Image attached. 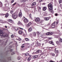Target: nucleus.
I'll return each mask as SVG.
<instances>
[{
	"instance_id": "21",
	"label": "nucleus",
	"mask_w": 62,
	"mask_h": 62,
	"mask_svg": "<svg viewBox=\"0 0 62 62\" xmlns=\"http://www.w3.org/2000/svg\"><path fill=\"white\" fill-rule=\"evenodd\" d=\"M56 49H57V48H56L55 50V52H56V54H57L58 53L59 51H58V50H56Z\"/></svg>"
},
{
	"instance_id": "44",
	"label": "nucleus",
	"mask_w": 62,
	"mask_h": 62,
	"mask_svg": "<svg viewBox=\"0 0 62 62\" xmlns=\"http://www.w3.org/2000/svg\"><path fill=\"white\" fill-rule=\"evenodd\" d=\"M15 54V53H14V52H13L12 53H11V55H13V54Z\"/></svg>"
},
{
	"instance_id": "39",
	"label": "nucleus",
	"mask_w": 62,
	"mask_h": 62,
	"mask_svg": "<svg viewBox=\"0 0 62 62\" xmlns=\"http://www.w3.org/2000/svg\"><path fill=\"white\" fill-rule=\"evenodd\" d=\"M0 22L1 23H3V21L2 20H0Z\"/></svg>"
},
{
	"instance_id": "29",
	"label": "nucleus",
	"mask_w": 62,
	"mask_h": 62,
	"mask_svg": "<svg viewBox=\"0 0 62 62\" xmlns=\"http://www.w3.org/2000/svg\"><path fill=\"white\" fill-rule=\"evenodd\" d=\"M21 58L20 57H18L17 58V59L18 60H20L21 59Z\"/></svg>"
},
{
	"instance_id": "33",
	"label": "nucleus",
	"mask_w": 62,
	"mask_h": 62,
	"mask_svg": "<svg viewBox=\"0 0 62 62\" xmlns=\"http://www.w3.org/2000/svg\"><path fill=\"white\" fill-rule=\"evenodd\" d=\"M28 55H29V54L28 53H26L25 54V55H26V56H28Z\"/></svg>"
},
{
	"instance_id": "12",
	"label": "nucleus",
	"mask_w": 62,
	"mask_h": 62,
	"mask_svg": "<svg viewBox=\"0 0 62 62\" xmlns=\"http://www.w3.org/2000/svg\"><path fill=\"white\" fill-rule=\"evenodd\" d=\"M36 5V3L35 2H33L32 4V6H35Z\"/></svg>"
},
{
	"instance_id": "35",
	"label": "nucleus",
	"mask_w": 62,
	"mask_h": 62,
	"mask_svg": "<svg viewBox=\"0 0 62 62\" xmlns=\"http://www.w3.org/2000/svg\"><path fill=\"white\" fill-rule=\"evenodd\" d=\"M59 4H60V3L62 2V0H59Z\"/></svg>"
},
{
	"instance_id": "17",
	"label": "nucleus",
	"mask_w": 62,
	"mask_h": 62,
	"mask_svg": "<svg viewBox=\"0 0 62 62\" xmlns=\"http://www.w3.org/2000/svg\"><path fill=\"white\" fill-rule=\"evenodd\" d=\"M16 40H18L19 41H22V39L20 38H18V39H16Z\"/></svg>"
},
{
	"instance_id": "8",
	"label": "nucleus",
	"mask_w": 62,
	"mask_h": 62,
	"mask_svg": "<svg viewBox=\"0 0 62 62\" xmlns=\"http://www.w3.org/2000/svg\"><path fill=\"white\" fill-rule=\"evenodd\" d=\"M36 22H39L40 21V18H37L35 19Z\"/></svg>"
},
{
	"instance_id": "6",
	"label": "nucleus",
	"mask_w": 62,
	"mask_h": 62,
	"mask_svg": "<svg viewBox=\"0 0 62 62\" xmlns=\"http://www.w3.org/2000/svg\"><path fill=\"white\" fill-rule=\"evenodd\" d=\"M24 22H28V20L27 19H26L24 17Z\"/></svg>"
},
{
	"instance_id": "25",
	"label": "nucleus",
	"mask_w": 62,
	"mask_h": 62,
	"mask_svg": "<svg viewBox=\"0 0 62 62\" xmlns=\"http://www.w3.org/2000/svg\"><path fill=\"white\" fill-rule=\"evenodd\" d=\"M25 39L26 41H29V39L27 38H25Z\"/></svg>"
},
{
	"instance_id": "40",
	"label": "nucleus",
	"mask_w": 62,
	"mask_h": 62,
	"mask_svg": "<svg viewBox=\"0 0 62 62\" xmlns=\"http://www.w3.org/2000/svg\"><path fill=\"white\" fill-rule=\"evenodd\" d=\"M50 23H48L47 25H46V26H50Z\"/></svg>"
},
{
	"instance_id": "50",
	"label": "nucleus",
	"mask_w": 62,
	"mask_h": 62,
	"mask_svg": "<svg viewBox=\"0 0 62 62\" xmlns=\"http://www.w3.org/2000/svg\"><path fill=\"white\" fill-rule=\"evenodd\" d=\"M14 0H12L11 1V3H13L14 2Z\"/></svg>"
},
{
	"instance_id": "22",
	"label": "nucleus",
	"mask_w": 62,
	"mask_h": 62,
	"mask_svg": "<svg viewBox=\"0 0 62 62\" xmlns=\"http://www.w3.org/2000/svg\"><path fill=\"white\" fill-rule=\"evenodd\" d=\"M44 19L45 21H48V20H49V19L47 17H46Z\"/></svg>"
},
{
	"instance_id": "53",
	"label": "nucleus",
	"mask_w": 62,
	"mask_h": 62,
	"mask_svg": "<svg viewBox=\"0 0 62 62\" xmlns=\"http://www.w3.org/2000/svg\"><path fill=\"white\" fill-rule=\"evenodd\" d=\"M13 50L12 49H10V52H12Z\"/></svg>"
},
{
	"instance_id": "54",
	"label": "nucleus",
	"mask_w": 62,
	"mask_h": 62,
	"mask_svg": "<svg viewBox=\"0 0 62 62\" xmlns=\"http://www.w3.org/2000/svg\"><path fill=\"white\" fill-rule=\"evenodd\" d=\"M37 34H38V35H39L40 34L39 32H37Z\"/></svg>"
},
{
	"instance_id": "30",
	"label": "nucleus",
	"mask_w": 62,
	"mask_h": 62,
	"mask_svg": "<svg viewBox=\"0 0 62 62\" xmlns=\"http://www.w3.org/2000/svg\"><path fill=\"white\" fill-rule=\"evenodd\" d=\"M39 51H40V50H37L36 52V53H39Z\"/></svg>"
},
{
	"instance_id": "45",
	"label": "nucleus",
	"mask_w": 62,
	"mask_h": 62,
	"mask_svg": "<svg viewBox=\"0 0 62 62\" xmlns=\"http://www.w3.org/2000/svg\"><path fill=\"white\" fill-rule=\"evenodd\" d=\"M11 38H14V35H11Z\"/></svg>"
},
{
	"instance_id": "51",
	"label": "nucleus",
	"mask_w": 62,
	"mask_h": 62,
	"mask_svg": "<svg viewBox=\"0 0 62 62\" xmlns=\"http://www.w3.org/2000/svg\"><path fill=\"white\" fill-rule=\"evenodd\" d=\"M55 15L56 16H57V15H57V14H55Z\"/></svg>"
},
{
	"instance_id": "31",
	"label": "nucleus",
	"mask_w": 62,
	"mask_h": 62,
	"mask_svg": "<svg viewBox=\"0 0 62 62\" xmlns=\"http://www.w3.org/2000/svg\"><path fill=\"white\" fill-rule=\"evenodd\" d=\"M30 57H28V58L27 60L28 61H29L30 60Z\"/></svg>"
},
{
	"instance_id": "26",
	"label": "nucleus",
	"mask_w": 62,
	"mask_h": 62,
	"mask_svg": "<svg viewBox=\"0 0 62 62\" xmlns=\"http://www.w3.org/2000/svg\"><path fill=\"white\" fill-rule=\"evenodd\" d=\"M24 9H25V11L26 12H28V11H29V10L28 9H27L25 8H24Z\"/></svg>"
},
{
	"instance_id": "28",
	"label": "nucleus",
	"mask_w": 62,
	"mask_h": 62,
	"mask_svg": "<svg viewBox=\"0 0 62 62\" xmlns=\"http://www.w3.org/2000/svg\"><path fill=\"white\" fill-rule=\"evenodd\" d=\"M8 13H7L5 15V17H8Z\"/></svg>"
},
{
	"instance_id": "2",
	"label": "nucleus",
	"mask_w": 62,
	"mask_h": 62,
	"mask_svg": "<svg viewBox=\"0 0 62 62\" xmlns=\"http://www.w3.org/2000/svg\"><path fill=\"white\" fill-rule=\"evenodd\" d=\"M12 17H13L14 19H16L17 17H18V15H17V14L14 13L12 14Z\"/></svg>"
},
{
	"instance_id": "37",
	"label": "nucleus",
	"mask_w": 62,
	"mask_h": 62,
	"mask_svg": "<svg viewBox=\"0 0 62 62\" xmlns=\"http://www.w3.org/2000/svg\"><path fill=\"white\" fill-rule=\"evenodd\" d=\"M52 55V56H54V55H55V54H54L52 53L51 54Z\"/></svg>"
},
{
	"instance_id": "10",
	"label": "nucleus",
	"mask_w": 62,
	"mask_h": 62,
	"mask_svg": "<svg viewBox=\"0 0 62 62\" xmlns=\"http://www.w3.org/2000/svg\"><path fill=\"white\" fill-rule=\"evenodd\" d=\"M56 43L58 45H61V43L60 41H57Z\"/></svg>"
},
{
	"instance_id": "43",
	"label": "nucleus",
	"mask_w": 62,
	"mask_h": 62,
	"mask_svg": "<svg viewBox=\"0 0 62 62\" xmlns=\"http://www.w3.org/2000/svg\"><path fill=\"white\" fill-rule=\"evenodd\" d=\"M24 4H22V6H23V7H25V6H24Z\"/></svg>"
},
{
	"instance_id": "60",
	"label": "nucleus",
	"mask_w": 62,
	"mask_h": 62,
	"mask_svg": "<svg viewBox=\"0 0 62 62\" xmlns=\"http://www.w3.org/2000/svg\"><path fill=\"white\" fill-rule=\"evenodd\" d=\"M5 2H8V1H7V0H5Z\"/></svg>"
},
{
	"instance_id": "32",
	"label": "nucleus",
	"mask_w": 62,
	"mask_h": 62,
	"mask_svg": "<svg viewBox=\"0 0 62 62\" xmlns=\"http://www.w3.org/2000/svg\"><path fill=\"white\" fill-rule=\"evenodd\" d=\"M4 32L3 31H2L1 30H0V33H4Z\"/></svg>"
},
{
	"instance_id": "42",
	"label": "nucleus",
	"mask_w": 62,
	"mask_h": 62,
	"mask_svg": "<svg viewBox=\"0 0 62 62\" xmlns=\"http://www.w3.org/2000/svg\"><path fill=\"white\" fill-rule=\"evenodd\" d=\"M13 13V11H10V13L11 14H12Z\"/></svg>"
},
{
	"instance_id": "27",
	"label": "nucleus",
	"mask_w": 62,
	"mask_h": 62,
	"mask_svg": "<svg viewBox=\"0 0 62 62\" xmlns=\"http://www.w3.org/2000/svg\"><path fill=\"white\" fill-rule=\"evenodd\" d=\"M36 34H37V33H36V32H33V35L34 36H36Z\"/></svg>"
},
{
	"instance_id": "20",
	"label": "nucleus",
	"mask_w": 62,
	"mask_h": 62,
	"mask_svg": "<svg viewBox=\"0 0 62 62\" xmlns=\"http://www.w3.org/2000/svg\"><path fill=\"white\" fill-rule=\"evenodd\" d=\"M26 1V0H22L21 1V2H22V3H24Z\"/></svg>"
},
{
	"instance_id": "5",
	"label": "nucleus",
	"mask_w": 62,
	"mask_h": 62,
	"mask_svg": "<svg viewBox=\"0 0 62 62\" xmlns=\"http://www.w3.org/2000/svg\"><path fill=\"white\" fill-rule=\"evenodd\" d=\"M55 22H54L51 25V26L52 27V28H54V27H55Z\"/></svg>"
},
{
	"instance_id": "62",
	"label": "nucleus",
	"mask_w": 62,
	"mask_h": 62,
	"mask_svg": "<svg viewBox=\"0 0 62 62\" xmlns=\"http://www.w3.org/2000/svg\"><path fill=\"white\" fill-rule=\"evenodd\" d=\"M48 39H51V38L49 37V38H48Z\"/></svg>"
},
{
	"instance_id": "64",
	"label": "nucleus",
	"mask_w": 62,
	"mask_h": 62,
	"mask_svg": "<svg viewBox=\"0 0 62 62\" xmlns=\"http://www.w3.org/2000/svg\"><path fill=\"white\" fill-rule=\"evenodd\" d=\"M15 45H17V43L16 42L15 43Z\"/></svg>"
},
{
	"instance_id": "24",
	"label": "nucleus",
	"mask_w": 62,
	"mask_h": 62,
	"mask_svg": "<svg viewBox=\"0 0 62 62\" xmlns=\"http://www.w3.org/2000/svg\"><path fill=\"white\" fill-rule=\"evenodd\" d=\"M8 22H9V23H12V20L11 19H9L8 20Z\"/></svg>"
},
{
	"instance_id": "61",
	"label": "nucleus",
	"mask_w": 62,
	"mask_h": 62,
	"mask_svg": "<svg viewBox=\"0 0 62 62\" xmlns=\"http://www.w3.org/2000/svg\"><path fill=\"white\" fill-rule=\"evenodd\" d=\"M8 60H10L11 59H10V58H9L8 59Z\"/></svg>"
},
{
	"instance_id": "47",
	"label": "nucleus",
	"mask_w": 62,
	"mask_h": 62,
	"mask_svg": "<svg viewBox=\"0 0 62 62\" xmlns=\"http://www.w3.org/2000/svg\"><path fill=\"white\" fill-rule=\"evenodd\" d=\"M26 60H27V58H24V61H25Z\"/></svg>"
},
{
	"instance_id": "56",
	"label": "nucleus",
	"mask_w": 62,
	"mask_h": 62,
	"mask_svg": "<svg viewBox=\"0 0 62 62\" xmlns=\"http://www.w3.org/2000/svg\"><path fill=\"white\" fill-rule=\"evenodd\" d=\"M20 29H21L22 30H23V29L22 28H19Z\"/></svg>"
},
{
	"instance_id": "48",
	"label": "nucleus",
	"mask_w": 62,
	"mask_h": 62,
	"mask_svg": "<svg viewBox=\"0 0 62 62\" xmlns=\"http://www.w3.org/2000/svg\"><path fill=\"white\" fill-rule=\"evenodd\" d=\"M60 7H61V8H62V4H61L60 5Z\"/></svg>"
},
{
	"instance_id": "13",
	"label": "nucleus",
	"mask_w": 62,
	"mask_h": 62,
	"mask_svg": "<svg viewBox=\"0 0 62 62\" xmlns=\"http://www.w3.org/2000/svg\"><path fill=\"white\" fill-rule=\"evenodd\" d=\"M46 7H44L43 8V10L44 11H45L46 10Z\"/></svg>"
},
{
	"instance_id": "15",
	"label": "nucleus",
	"mask_w": 62,
	"mask_h": 62,
	"mask_svg": "<svg viewBox=\"0 0 62 62\" xmlns=\"http://www.w3.org/2000/svg\"><path fill=\"white\" fill-rule=\"evenodd\" d=\"M47 15V12H44V16H46V15Z\"/></svg>"
},
{
	"instance_id": "59",
	"label": "nucleus",
	"mask_w": 62,
	"mask_h": 62,
	"mask_svg": "<svg viewBox=\"0 0 62 62\" xmlns=\"http://www.w3.org/2000/svg\"><path fill=\"white\" fill-rule=\"evenodd\" d=\"M24 47V46H21V47L22 48H23V47Z\"/></svg>"
},
{
	"instance_id": "19",
	"label": "nucleus",
	"mask_w": 62,
	"mask_h": 62,
	"mask_svg": "<svg viewBox=\"0 0 62 62\" xmlns=\"http://www.w3.org/2000/svg\"><path fill=\"white\" fill-rule=\"evenodd\" d=\"M32 31V28L31 27L30 28L29 30V32H31V31Z\"/></svg>"
},
{
	"instance_id": "52",
	"label": "nucleus",
	"mask_w": 62,
	"mask_h": 62,
	"mask_svg": "<svg viewBox=\"0 0 62 62\" xmlns=\"http://www.w3.org/2000/svg\"><path fill=\"white\" fill-rule=\"evenodd\" d=\"M29 16H30V18H31V14H30Z\"/></svg>"
},
{
	"instance_id": "58",
	"label": "nucleus",
	"mask_w": 62,
	"mask_h": 62,
	"mask_svg": "<svg viewBox=\"0 0 62 62\" xmlns=\"http://www.w3.org/2000/svg\"><path fill=\"white\" fill-rule=\"evenodd\" d=\"M13 42H10V43H9V44H11V43H13Z\"/></svg>"
},
{
	"instance_id": "49",
	"label": "nucleus",
	"mask_w": 62,
	"mask_h": 62,
	"mask_svg": "<svg viewBox=\"0 0 62 62\" xmlns=\"http://www.w3.org/2000/svg\"><path fill=\"white\" fill-rule=\"evenodd\" d=\"M42 1H43V0H39V2H42Z\"/></svg>"
},
{
	"instance_id": "57",
	"label": "nucleus",
	"mask_w": 62,
	"mask_h": 62,
	"mask_svg": "<svg viewBox=\"0 0 62 62\" xmlns=\"http://www.w3.org/2000/svg\"><path fill=\"white\" fill-rule=\"evenodd\" d=\"M50 62H54L52 60H50Z\"/></svg>"
},
{
	"instance_id": "36",
	"label": "nucleus",
	"mask_w": 62,
	"mask_h": 62,
	"mask_svg": "<svg viewBox=\"0 0 62 62\" xmlns=\"http://www.w3.org/2000/svg\"><path fill=\"white\" fill-rule=\"evenodd\" d=\"M59 41L61 42H62V39H59Z\"/></svg>"
},
{
	"instance_id": "3",
	"label": "nucleus",
	"mask_w": 62,
	"mask_h": 62,
	"mask_svg": "<svg viewBox=\"0 0 62 62\" xmlns=\"http://www.w3.org/2000/svg\"><path fill=\"white\" fill-rule=\"evenodd\" d=\"M53 34V33L52 32H48L46 33V35H47V36H48L49 35H52Z\"/></svg>"
},
{
	"instance_id": "46",
	"label": "nucleus",
	"mask_w": 62,
	"mask_h": 62,
	"mask_svg": "<svg viewBox=\"0 0 62 62\" xmlns=\"http://www.w3.org/2000/svg\"><path fill=\"white\" fill-rule=\"evenodd\" d=\"M2 30H4V31H6V29L3 28H2Z\"/></svg>"
},
{
	"instance_id": "1",
	"label": "nucleus",
	"mask_w": 62,
	"mask_h": 62,
	"mask_svg": "<svg viewBox=\"0 0 62 62\" xmlns=\"http://www.w3.org/2000/svg\"><path fill=\"white\" fill-rule=\"evenodd\" d=\"M48 7L49 9V12H54V11L52 10L53 9V6L51 4H49L48 5Z\"/></svg>"
},
{
	"instance_id": "18",
	"label": "nucleus",
	"mask_w": 62,
	"mask_h": 62,
	"mask_svg": "<svg viewBox=\"0 0 62 62\" xmlns=\"http://www.w3.org/2000/svg\"><path fill=\"white\" fill-rule=\"evenodd\" d=\"M33 58H37L38 57V56L37 55H36L35 56H33Z\"/></svg>"
},
{
	"instance_id": "11",
	"label": "nucleus",
	"mask_w": 62,
	"mask_h": 62,
	"mask_svg": "<svg viewBox=\"0 0 62 62\" xmlns=\"http://www.w3.org/2000/svg\"><path fill=\"white\" fill-rule=\"evenodd\" d=\"M17 24L18 25H20L21 26H22L23 25V24L22 23H21V22L20 21H19L17 23Z\"/></svg>"
},
{
	"instance_id": "7",
	"label": "nucleus",
	"mask_w": 62,
	"mask_h": 62,
	"mask_svg": "<svg viewBox=\"0 0 62 62\" xmlns=\"http://www.w3.org/2000/svg\"><path fill=\"white\" fill-rule=\"evenodd\" d=\"M21 12L19 13L18 14V16L19 17H21L22 16V12H21V10H20Z\"/></svg>"
},
{
	"instance_id": "16",
	"label": "nucleus",
	"mask_w": 62,
	"mask_h": 62,
	"mask_svg": "<svg viewBox=\"0 0 62 62\" xmlns=\"http://www.w3.org/2000/svg\"><path fill=\"white\" fill-rule=\"evenodd\" d=\"M31 24V22H30L27 25V27H28Z\"/></svg>"
},
{
	"instance_id": "63",
	"label": "nucleus",
	"mask_w": 62,
	"mask_h": 62,
	"mask_svg": "<svg viewBox=\"0 0 62 62\" xmlns=\"http://www.w3.org/2000/svg\"><path fill=\"white\" fill-rule=\"evenodd\" d=\"M2 42V40H0V43H1Z\"/></svg>"
},
{
	"instance_id": "38",
	"label": "nucleus",
	"mask_w": 62,
	"mask_h": 62,
	"mask_svg": "<svg viewBox=\"0 0 62 62\" xmlns=\"http://www.w3.org/2000/svg\"><path fill=\"white\" fill-rule=\"evenodd\" d=\"M59 22V21L58 20H57L56 23V25H57V24H58V22Z\"/></svg>"
},
{
	"instance_id": "4",
	"label": "nucleus",
	"mask_w": 62,
	"mask_h": 62,
	"mask_svg": "<svg viewBox=\"0 0 62 62\" xmlns=\"http://www.w3.org/2000/svg\"><path fill=\"white\" fill-rule=\"evenodd\" d=\"M3 34H4V37H7V34L6 33H0V36H3Z\"/></svg>"
},
{
	"instance_id": "23",
	"label": "nucleus",
	"mask_w": 62,
	"mask_h": 62,
	"mask_svg": "<svg viewBox=\"0 0 62 62\" xmlns=\"http://www.w3.org/2000/svg\"><path fill=\"white\" fill-rule=\"evenodd\" d=\"M2 6H3L2 3L1 1H0V7H2Z\"/></svg>"
},
{
	"instance_id": "9",
	"label": "nucleus",
	"mask_w": 62,
	"mask_h": 62,
	"mask_svg": "<svg viewBox=\"0 0 62 62\" xmlns=\"http://www.w3.org/2000/svg\"><path fill=\"white\" fill-rule=\"evenodd\" d=\"M23 31L22 30L19 31H18V34H19V35H22V34H23Z\"/></svg>"
},
{
	"instance_id": "14",
	"label": "nucleus",
	"mask_w": 62,
	"mask_h": 62,
	"mask_svg": "<svg viewBox=\"0 0 62 62\" xmlns=\"http://www.w3.org/2000/svg\"><path fill=\"white\" fill-rule=\"evenodd\" d=\"M49 42L50 43V44H52L53 45H54V42L52 41H49Z\"/></svg>"
},
{
	"instance_id": "34",
	"label": "nucleus",
	"mask_w": 62,
	"mask_h": 62,
	"mask_svg": "<svg viewBox=\"0 0 62 62\" xmlns=\"http://www.w3.org/2000/svg\"><path fill=\"white\" fill-rule=\"evenodd\" d=\"M15 30H16V31H17L18 30V29H19V28H17L16 27L15 28Z\"/></svg>"
},
{
	"instance_id": "41",
	"label": "nucleus",
	"mask_w": 62,
	"mask_h": 62,
	"mask_svg": "<svg viewBox=\"0 0 62 62\" xmlns=\"http://www.w3.org/2000/svg\"><path fill=\"white\" fill-rule=\"evenodd\" d=\"M16 3H17L16 2H15V3H14V4H13L12 5V6H14V5H16Z\"/></svg>"
},
{
	"instance_id": "55",
	"label": "nucleus",
	"mask_w": 62,
	"mask_h": 62,
	"mask_svg": "<svg viewBox=\"0 0 62 62\" xmlns=\"http://www.w3.org/2000/svg\"><path fill=\"white\" fill-rule=\"evenodd\" d=\"M5 28H8V27H7V26H5Z\"/></svg>"
}]
</instances>
